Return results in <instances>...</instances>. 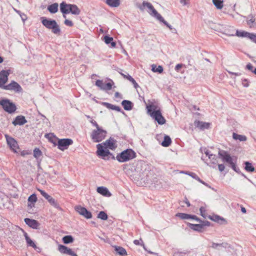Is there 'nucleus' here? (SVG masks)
<instances>
[{
  "label": "nucleus",
  "instance_id": "obj_49",
  "mask_svg": "<svg viewBox=\"0 0 256 256\" xmlns=\"http://www.w3.org/2000/svg\"><path fill=\"white\" fill-rule=\"evenodd\" d=\"M200 215L204 218H206V210H205V208L204 207H200Z\"/></svg>",
  "mask_w": 256,
  "mask_h": 256
},
{
  "label": "nucleus",
  "instance_id": "obj_10",
  "mask_svg": "<svg viewBox=\"0 0 256 256\" xmlns=\"http://www.w3.org/2000/svg\"><path fill=\"white\" fill-rule=\"evenodd\" d=\"M73 141L70 138L60 139L58 142V149L64 150L68 149L69 146L72 144Z\"/></svg>",
  "mask_w": 256,
  "mask_h": 256
},
{
  "label": "nucleus",
  "instance_id": "obj_47",
  "mask_svg": "<svg viewBox=\"0 0 256 256\" xmlns=\"http://www.w3.org/2000/svg\"><path fill=\"white\" fill-rule=\"evenodd\" d=\"M128 78V80L132 84L134 88H137L138 87H139L138 84H137V82L134 80V78H132V76H130Z\"/></svg>",
  "mask_w": 256,
  "mask_h": 256
},
{
  "label": "nucleus",
  "instance_id": "obj_21",
  "mask_svg": "<svg viewBox=\"0 0 256 256\" xmlns=\"http://www.w3.org/2000/svg\"><path fill=\"white\" fill-rule=\"evenodd\" d=\"M48 202L54 207L56 208V209L62 210V208L60 206V204L57 202L56 200L52 197L48 195L46 198H45Z\"/></svg>",
  "mask_w": 256,
  "mask_h": 256
},
{
  "label": "nucleus",
  "instance_id": "obj_22",
  "mask_svg": "<svg viewBox=\"0 0 256 256\" xmlns=\"http://www.w3.org/2000/svg\"><path fill=\"white\" fill-rule=\"evenodd\" d=\"M97 192L100 194L106 196L110 197L112 196L111 193L109 192L108 190L104 186H99L97 188Z\"/></svg>",
  "mask_w": 256,
  "mask_h": 256
},
{
  "label": "nucleus",
  "instance_id": "obj_34",
  "mask_svg": "<svg viewBox=\"0 0 256 256\" xmlns=\"http://www.w3.org/2000/svg\"><path fill=\"white\" fill-rule=\"evenodd\" d=\"M252 34V33H249L244 31H239L237 30L236 33V36H237L238 37H246L250 38V36H251Z\"/></svg>",
  "mask_w": 256,
  "mask_h": 256
},
{
  "label": "nucleus",
  "instance_id": "obj_13",
  "mask_svg": "<svg viewBox=\"0 0 256 256\" xmlns=\"http://www.w3.org/2000/svg\"><path fill=\"white\" fill-rule=\"evenodd\" d=\"M10 74L9 70H2L0 72V88L4 89L5 84L8 80V76Z\"/></svg>",
  "mask_w": 256,
  "mask_h": 256
},
{
  "label": "nucleus",
  "instance_id": "obj_3",
  "mask_svg": "<svg viewBox=\"0 0 256 256\" xmlns=\"http://www.w3.org/2000/svg\"><path fill=\"white\" fill-rule=\"evenodd\" d=\"M136 156V153L134 150L130 148H128L118 154L116 159L120 162H124L134 158Z\"/></svg>",
  "mask_w": 256,
  "mask_h": 256
},
{
  "label": "nucleus",
  "instance_id": "obj_50",
  "mask_svg": "<svg viewBox=\"0 0 256 256\" xmlns=\"http://www.w3.org/2000/svg\"><path fill=\"white\" fill-rule=\"evenodd\" d=\"M225 34L228 36H234L236 34H234V30H226Z\"/></svg>",
  "mask_w": 256,
  "mask_h": 256
},
{
  "label": "nucleus",
  "instance_id": "obj_43",
  "mask_svg": "<svg viewBox=\"0 0 256 256\" xmlns=\"http://www.w3.org/2000/svg\"><path fill=\"white\" fill-rule=\"evenodd\" d=\"M37 201V197L36 194H31L28 198V202L35 203Z\"/></svg>",
  "mask_w": 256,
  "mask_h": 256
},
{
  "label": "nucleus",
  "instance_id": "obj_29",
  "mask_svg": "<svg viewBox=\"0 0 256 256\" xmlns=\"http://www.w3.org/2000/svg\"><path fill=\"white\" fill-rule=\"evenodd\" d=\"M247 24L250 27L256 26V18L252 14H250L247 17Z\"/></svg>",
  "mask_w": 256,
  "mask_h": 256
},
{
  "label": "nucleus",
  "instance_id": "obj_18",
  "mask_svg": "<svg viewBox=\"0 0 256 256\" xmlns=\"http://www.w3.org/2000/svg\"><path fill=\"white\" fill-rule=\"evenodd\" d=\"M24 221L27 225L34 229H38L40 226L39 222L37 220L34 219L25 218L24 219Z\"/></svg>",
  "mask_w": 256,
  "mask_h": 256
},
{
  "label": "nucleus",
  "instance_id": "obj_12",
  "mask_svg": "<svg viewBox=\"0 0 256 256\" xmlns=\"http://www.w3.org/2000/svg\"><path fill=\"white\" fill-rule=\"evenodd\" d=\"M4 90H14L16 92H20L22 90L21 86L14 80L12 81L8 84L6 85Z\"/></svg>",
  "mask_w": 256,
  "mask_h": 256
},
{
  "label": "nucleus",
  "instance_id": "obj_44",
  "mask_svg": "<svg viewBox=\"0 0 256 256\" xmlns=\"http://www.w3.org/2000/svg\"><path fill=\"white\" fill-rule=\"evenodd\" d=\"M185 174L190 176L196 180H199V177L194 172H185Z\"/></svg>",
  "mask_w": 256,
  "mask_h": 256
},
{
  "label": "nucleus",
  "instance_id": "obj_58",
  "mask_svg": "<svg viewBox=\"0 0 256 256\" xmlns=\"http://www.w3.org/2000/svg\"><path fill=\"white\" fill-rule=\"evenodd\" d=\"M250 39L256 44V34H252L251 36H250Z\"/></svg>",
  "mask_w": 256,
  "mask_h": 256
},
{
  "label": "nucleus",
  "instance_id": "obj_59",
  "mask_svg": "<svg viewBox=\"0 0 256 256\" xmlns=\"http://www.w3.org/2000/svg\"><path fill=\"white\" fill-rule=\"evenodd\" d=\"M190 218L194 220H196L197 222H199L200 221H201V220L195 215H191L190 214Z\"/></svg>",
  "mask_w": 256,
  "mask_h": 256
},
{
  "label": "nucleus",
  "instance_id": "obj_37",
  "mask_svg": "<svg viewBox=\"0 0 256 256\" xmlns=\"http://www.w3.org/2000/svg\"><path fill=\"white\" fill-rule=\"evenodd\" d=\"M233 138L234 140H238L240 142H244L246 140V137L244 135L238 134L236 133H233Z\"/></svg>",
  "mask_w": 256,
  "mask_h": 256
},
{
  "label": "nucleus",
  "instance_id": "obj_57",
  "mask_svg": "<svg viewBox=\"0 0 256 256\" xmlns=\"http://www.w3.org/2000/svg\"><path fill=\"white\" fill-rule=\"evenodd\" d=\"M90 122L94 126H96V129L100 128L97 122L94 120H91Z\"/></svg>",
  "mask_w": 256,
  "mask_h": 256
},
{
  "label": "nucleus",
  "instance_id": "obj_30",
  "mask_svg": "<svg viewBox=\"0 0 256 256\" xmlns=\"http://www.w3.org/2000/svg\"><path fill=\"white\" fill-rule=\"evenodd\" d=\"M58 4L54 3L48 6V10L51 14H55L58 11Z\"/></svg>",
  "mask_w": 256,
  "mask_h": 256
},
{
  "label": "nucleus",
  "instance_id": "obj_45",
  "mask_svg": "<svg viewBox=\"0 0 256 256\" xmlns=\"http://www.w3.org/2000/svg\"><path fill=\"white\" fill-rule=\"evenodd\" d=\"M104 40L105 43L106 44H110V43L114 40L113 38L110 37L108 36H104Z\"/></svg>",
  "mask_w": 256,
  "mask_h": 256
},
{
  "label": "nucleus",
  "instance_id": "obj_53",
  "mask_svg": "<svg viewBox=\"0 0 256 256\" xmlns=\"http://www.w3.org/2000/svg\"><path fill=\"white\" fill-rule=\"evenodd\" d=\"M200 223H202L203 228L205 226H210V222L207 220H201V221L200 222Z\"/></svg>",
  "mask_w": 256,
  "mask_h": 256
},
{
  "label": "nucleus",
  "instance_id": "obj_6",
  "mask_svg": "<svg viewBox=\"0 0 256 256\" xmlns=\"http://www.w3.org/2000/svg\"><path fill=\"white\" fill-rule=\"evenodd\" d=\"M107 132L102 128L94 130L91 133L90 137L94 142H98L104 140Z\"/></svg>",
  "mask_w": 256,
  "mask_h": 256
},
{
  "label": "nucleus",
  "instance_id": "obj_31",
  "mask_svg": "<svg viewBox=\"0 0 256 256\" xmlns=\"http://www.w3.org/2000/svg\"><path fill=\"white\" fill-rule=\"evenodd\" d=\"M106 3L112 7H118L120 4V0H106Z\"/></svg>",
  "mask_w": 256,
  "mask_h": 256
},
{
  "label": "nucleus",
  "instance_id": "obj_38",
  "mask_svg": "<svg viewBox=\"0 0 256 256\" xmlns=\"http://www.w3.org/2000/svg\"><path fill=\"white\" fill-rule=\"evenodd\" d=\"M212 2L218 10L222 9L223 7V1L222 0H212Z\"/></svg>",
  "mask_w": 256,
  "mask_h": 256
},
{
  "label": "nucleus",
  "instance_id": "obj_8",
  "mask_svg": "<svg viewBox=\"0 0 256 256\" xmlns=\"http://www.w3.org/2000/svg\"><path fill=\"white\" fill-rule=\"evenodd\" d=\"M0 106L5 112L9 114L14 112L16 109L15 104L8 98L0 100Z\"/></svg>",
  "mask_w": 256,
  "mask_h": 256
},
{
  "label": "nucleus",
  "instance_id": "obj_35",
  "mask_svg": "<svg viewBox=\"0 0 256 256\" xmlns=\"http://www.w3.org/2000/svg\"><path fill=\"white\" fill-rule=\"evenodd\" d=\"M74 241V238L70 235L64 236L62 238V242L65 244H68L73 242Z\"/></svg>",
  "mask_w": 256,
  "mask_h": 256
},
{
  "label": "nucleus",
  "instance_id": "obj_42",
  "mask_svg": "<svg viewBox=\"0 0 256 256\" xmlns=\"http://www.w3.org/2000/svg\"><path fill=\"white\" fill-rule=\"evenodd\" d=\"M97 218L102 220H106L108 218V216L104 212L101 211L98 214Z\"/></svg>",
  "mask_w": 256,
  "mask_h": 256
},
{
  "label": "nucleus",
  "instance_id": "obj_15",
  "mask_svg": "<svg viewBox=\"0 0 256 256\" xmlns=\"http://www.w3.org/2000/svg\"><path fill=\"white\" fill-rule=\"evenodd\" d=\"M96 86L103 90H108L112 88L111 82L104 83L102 80H98L96 82Z\"/></svg>",
  "mask_w": 256,
  "mask_h": 256
},
{
  "label": "nucleus",
  "instance_id": "obj_14",
  "mask_svg": "<svg viewBox=\"0 0 256 256\" xmlns=\"http://www.w3.org/2000/svg\"><path fill=\"white\" fill-rule=\"evenodd\" d=\"M116 140L114 138H110L109 139L106 140L104 142L102 143V146L106 148H109L111 150H115L117 145L116 144Z\"/></svg>",
  "mask_w": 256,
  "mask_h": 256
},
{
  "label": "nucleus",
  "instance_id": "obj_26",
  "mask_svg": "<svg viewBox=\"0 0 256 256\" xmlns=\"http://www.w3.org/2000/svg\"><path fill=\"white\" fill-rule=\"evenodd\" d=\"M188 226L192 230L198 232H202L204 229L202 223H200L199 224H192L190 223L188 224Z\"/></svg>",
  "mask_w": 256,
  "mask_h": 256
},
{
  "label": "nucleus",
  "instance_id": "obj_19",
  "mask_svg": "<svg viewBox=\"0 0 256 256\" xmlns=\"http://www.w3.org/2000/svg\"><path fill=\"white\" fill-rule=\"evenodd\" d=\"M27 122V120L26 119L25 117L23 116L20 115L16 117L14 120L12 121V124L14 126H22L24 125Z\"/></svg>",
  "mask_w": 256,
  "mask_h": 256
},
{
  "label": "nucleus",
  "instance_id": "obj_16",
  "mask_svg": "<svg viewBox=\"0 0 256 256\" xmlns=\"http://www.w3.org/2000/svg\"><path fill=\"white\" fill-rule=\"evenodd\" d=\"M6 142L10 148L16 152V149L18 148V144L16 141L12 138L6 135Z\"/></svg>",
  "mask_w": 256,
  "mask_h": 256
},
{
  "label": "nucleus",
  "instance_id": "obj_64",
  "mask_svg": "<svg viewBox=\"0 0 256 256\" xmlns=\"http://www.w3.org/2000/svg\"><path fill=\"white\" fill-rule=\"evenodd\" d=\"M39 191L40 192L41 194L44 198H46L48 194L44 190H39Z\"/></svg>",
  "mask_w": 256,
  "mask_h": 256
},
{
  "label": "nucleus",
  "instance_id": "obj_32",
  "mask_svg": "<svg viewBox=\"0 0 256 256\" xmlns=\"http://www.w3.org/2000/svg\"><path fill=\"white\" fill-rule=\"evenodd\" d=\"M172 143V140L168 136H164V139L162 142L161 143V144L164 147H168Z\"/></svg>",
  "mask_w": 256,
  "mask_h": 256
},
{
  "label": "nucleus",
  "instance_id": "obj_5",
  "mask_svg": "<svg viewBox=\"0 0 256 256\" xmlns=\"http://www.w3.org/2000/svg\"><path fill=\"white\" fill-rule=\"evenodd\" d=\"M146 7L150 10V11L148 12L151 16H154L157 20H158L159 18H162V16L159 13H158L152 4L150 2L144 1L142 3V4H140L138 6V8L142 12L144 10Z\"/></svg>",
  "mask_w": 256,
  "mask_h": 256
},
{
  "label": "nucleus",
  "instance_id": "obj_28",
  "mask_svg": "<svg viewBox=\"0 0 256 256\" xmlns=\"http://www.w3.org/2000/svg\"><path fill=\"white\" fill-rule=\"evenodd\" d=\"M24 232V236L25 238V239L26 240V242L27 243V244L28 246H32L33 248H36V244L28 236V234L23 230Z\"/></svg>",
  "mask_w": 256,
  "mask_h": 256
},
{
  "label": "nucleus",
  "instance_id": "obj_55",
  "mask_svg": "<svg viewBox=\"0 0 256 256\" xmlns=\"http://www.w3.org/2000/svg\"><path fill=\"white\" fill-rule=\"evenodd\" d=\"M64 24L66 26H74V24H73L72 22L70 20H67V19H66L64 20Z\"/></svg>",
  "mask_w": 256,
  "mask_h": 256
},
{
  "label": "nucleus",
  "instance_id": "obj_33",
  "mask_svg": "<svg viewBox=\"0 0 256 256\" xmlns=\"http://www.w3.org/2000/svg\"><path fill=\"white\" fill-rule=\"evenodd\" d=\"M228 244L226 242H223L222 244H217L212 242V248L214 249H218L220 250V248H226L228 246Z\"/></svg>",
  "mask_w": 256,
  "mask_h": 256
},
{
  "label": "nucleus",
  "instance_id": "obj_54",
  "mask_svg": "<svg viewBox=\"0 0 256 256\" xmlns=\"http://www.w3.org/2000/svg\"><path fill=\"white\" fill-rule=\"evenodd\" d=\"M140 240L142 241V243H140V240H136L134 241V243L136 244V245H140V246H142L145 249V247H144V244L142 240L140 238Z\"/></svg>",
  "mask_w": 256,
  "mask_h": 256
},
{
  "label": "nucleus",
  "instance_id": "obj_46",
  "mask_svg": "<svg viewBox=\"0 0 256 256\" xmlns=\"http://www.w3.org/2000/svg\"><path fill=\"white\" fill-rule=\"evenodd\" d=\"M158 20L162 22L165 26H166L170 30H172V26L170 25L166 21L164 18L162 17V18H158Z\"/></svg>",
  "mask_w": 256,
  "mask_h": 256
},
{
  "label": "nucleus",
  "instance_id": "obj_4",
  "mask_svg": "<svg viewBox=\"0 0 256 256\" xmlns=\"http://www.w3.org/2000/svg\"><path fill=\"white\" fill-rule=\"evenodd\" d=\"M97 152L96 154L98 156H101L104 160H114V156L108 150L105 148L102 144H99L96 145Z\"/></svg>",
  "mask_w": 256,
  "mask_h": 256
},
{
  "label": "nucleus",
  "instance_id": "obj_41",
  "mask_svg": "<svg viewBox=\"0 0 256 256\" xmlns=\"http://www.w3.org/2000/svg\"><path fill=\"white\" fill-rule=\"evenodd\" d=\"M176 216L180 218L182 220H186L190 218V214L184 213H178Z\"/></svg>",
  "mask_w": 256,
  "mask_h": 256
},
{
  "label": "nucleus",
  "instance_id": "obj_36",
  "mask_svg": "<svg viewBox=\"0 0 256 256\" xmlns=\"http://www.w3.org/2000/svg\"><path fill=\"white\" fill-rule=\"evenodd\" d=\"M245 165L244 169L248 172H253L254 171V168L252 166V163L249 162H246L244 163Z\"/></svg>",
  "mask_w": 256,
  "mask_h": 256
},
{
  "label": "nucleus",
  "instance_id": "obj_40",
  "mask_svg": "<svg viewBox=\"0 0 256 256\" xmlns=\"http://www.w3.org/2000/svg\"><path fill=\"white\" fill-rule=\"evenodd\" d=\"M42 152L38 148H35L34 150V156L38 160H39V158L42 156Z\"/></svg>",
  "mask_w": 256,
  "mask_h": 256
},
{
  "label": "nucleus",
  "instance_id": "obj_23",
  "mask_svg": "<svg viewBox=\"0 0 256 256\" xmlns=\"http://www.w3.org/2000/svg\"><path fill=\"white\" fill-rule=\"evenodd\" d=\"M112 247L114 248L116 254H118L120 256H127V252L125 248H124L117 246H112Z\"/></svg>",
  "mask_w": 256,
  "mask_h": 256
},
{
  "label": "nucleus",
  "instance_id": "obj_51",
  "mask_svg": "<svg viewBox=\"0 0 256 256\" xmlns=\"http://www.w3.org/2000/svg\"><path fill=\"white\" fill-rule=\"evenodd\" d=\"M16 12L20 14L23 22H24L26 20L27 16L25 14L22 13L20 10H16Z\"/></svg>",
  "mask_w": 256,
  "mask_h": 256
},
{
  "label": "nucleus",
  "instance_id": "obj_39",
  "mask_svg": "<svg viewBox=\"0 0 256 256\" xmlns=\"http://www.w3.org/2000/svg\"><path fill=\"white\" fill-rule=\"evenodd\" d=\"M152 70L154 72H157L158 73H162L163 72V68L161 66H156L155 64H152Z\"/></svg>",
  "mask_w": 256,
  "mask_h": 256
},
{
  "label": "nucleus",
  "instance_id": "obj_61",
  "mask_svg": "<svg viewBox=\"0 0 256 256\" xmlns=\"http://www.w3.org/2000/svg\"><path fill=\"white\" fill-rule=\"evenodd\" d=\"M246 68H247L248 70H250L252 72L253 71V70H253V66L250 63H248V64H246Z\"/></svg>",
  "mask_w": 256,
  "mask_h": 256
},
{
  "label": "nucleus",
  "instance_id": "obj_25",
  "mask_svg": "<svg viewBox=\"0 0 256 256\" xmlns=\"http://www.w3.org/2000/svg\"><path fill=\"white\" fill-rule=\"evenodd\" d=\"M58 250L62 254H67L69 255L72 250V249L64 245L59 244L58 246Z\"/></svg>",
  "mask_w": 256,
  "mask_h": 256
},
{
  "label": "nucleus",
  "instance_id": "obj_27",
  "mask_svg": "<svg viewBox=\"0 0 256 256\" xmlns=\"http://www.w3.org/2000/svg\"><path fill=\"white\" fill-rule=\"evenodd\" d=\"M102 104L103 106H106L108 108L111 109L112 110H115L119 112H122L121 108L118 106L113 105L112 104H110V103L106 102H102Z\"/></svg>",
  "mask_w": 256,
  "mask_h": 256
},
{
  "label": "nucleus",
  "instance_id": "obj_48",
  "mask_svg": "<svg viewBox=\"0 0 256 256\" xmlns=\"http://www.w3.org/2000/svg\"><path fill=\"white\" fill-rule=\"evenodd\" d=\"M34 206V203L28 202V210L29 213H33L32 208Z\"/></svg>",
  "mask_w": 256,
  "mask_h": 256
},
{
  "label": "nucleus",
  "instance_id": "obj_56",
  "mask_svg": "<svg viewBox=\"0 0 256 256\" xmlns=\"http://www.w3.org/2000/svg\"><path fill=\"white\" fill-rule=\"evenodd\" d=\"M64 4V5H66V6H64V9L65 10H69V7L68 6H72V4H67L65 2H62V3L60 4V10H61V8H62V6Z\"/></svg>",
  "mask_w": 256,
  "mask_h": 256
},
{
  "label": "nucleus",
  "instance_id": "obj_62",
  "mask_svg": "<svg viewBox=\"0 0 256 256\" xmlns=\"http://www.w3.org/2000/svg\"><path fill=\"white\" fill-rule=\"evenodd\" d=\"M238 174H241L242 176H244L245 178H247L249 181H250V180L247 178V177L242 173H241L240 170L238 168H236V170H234Z\"/></svg>",
  "mask_w": 256,
  "mask_h": 256
},
{
  "label": "nucleus",
  "instance_id": "obj_1",
  "mask_svg": "<svg viewBox=\"0 0 256 256\" xmlns=\"http://www.w3.org/2000/svg\"><path fill=\"white\" fill-rule=\"evenodd\" d=\"M148 114L154 120L159 124L162 125L166 123V120L162 116L160 108L154 104L146 105Z\"/></svg>",
  "mask_w": 256,
  "mask_h": 256
},
{
  "label": "nucleus",
  "instance_id": "obj_7",
  "mask_svg": "<svg viewBox=\"0 0 256 256\" xmlns=\"http://www.w3.org/2000/svg\"><path fill=\"white\" fill-rule=\"evenodd\" d=\"M218 154L224 162L229 164L234 170H236L237 166L236 162H233V158L227 152L224 150H220Z\"/></svg>",
  "mask_w": 256,
  "mask_h": 256
},
{
  "label": "nucleus",
  "instance_id": "obj_2",
  "mask_svg": "<svg viewBox=\"0 0 256 256\" xmlns=\"http://www.w3.org/2000/svg\"><path fill=\"white\" fill-rule=\"evenodd\" d=\"M42 24L48 29L51 30L52 33L60 35L61 30L60 26L54 20L47 18L46 17L40 18Z\"/></svg>",
  "mask_w": 256,
  "mask_h": 256
},
{
  "label": "nucleus",
  "instance_id": "obj_20",
  "mask_svg": "<svg viewBox=\"0 0 256 256\" xmlns=\"http://www.w3.org/2000/svg\"><path fill=\"white\" fill-rule=\"evenodd\" d=\"M208 218L220 224H227L226 220L224 218L218 215L208 216Z\"/></svg>",
  "mask_w": 256,
  "mask_h": 256
},
{
  "label": "nucleus",
  "instance_id": "obj_17",
  "mask_svg": "<svg viewBox=\"0 0 256 256\" xmlns=\"http://www.w3.org/2000/svg\"><path fill=\"white\" fill-rule=\"evenodd\" d=\"M194 125L196 128H198L200 130L208 129L210 127V124L209 122H204L198 120L194 122Z\"/></svg>",
  "mask_w": 256,
  "mask_h": 256
},
{
  "label": "nucleus",
  "instance_id": "obj_63",
  "mask_svg": "<svg viewBox=\"0 0 256 256\" xmlns=\"http://www.w3.org/2000/svg\"><path fill=\"white\" fill-rule=\"evenodd\" d=\"M183 64H179L176 65L175 67V70L176 71H178L180 68H181Z\"/></svg>",
  "mask_w": 256,
  "mask_h": 256
},
{
  "label": "nucleus",
  "instance_id": "obj_60",
  "mask_svg": "<svg viewBox=\"0 0 256 256\" xmlns=\"http://www.w3.org/2000/svg\"><path fill=\"white\" fill-rule=\"evenodd\" d=\"M218 170L220 172H222L223 170H224L225 166L224 164H219L218 165Z\"/></svg>",
  "mask_w": 256,
  "mask_h": 256
},
{
  "label": "nucleus",
  "instance_id": "obj_52",
  "mask_svg": "<svg viewBox=\"0 0 256 256\" xmlns=\"http://www.w3.org/2000/svg\"><path fill=\"white\" fill-rule=\"evenodd\" d=\"M208 158L212 160V164H216V158L215 154H211L209 156Z\"/></svg>",
  "mask_w": 256,
  "mask_h": 256
},
{
  "label": "nucleus",
  "instance_id": "obj_24",
  "mask_svg": "<svg viewBox=\"0 0 256 256\" xmlns=\"http://www.w3.org/2000/svg\"><path fill=\"white\" fill-rule=\"evenodd\" d=\"M122 105L124 108L126 110H130L133 107V104L132 102L128 100H124L122 102Z\"/></svg>",
  "mask_w": 256,
  "mask_h": 256
},
{
  "label": "nucleus",
  "instance_id": "obj_11",
  "mask_svg": "<svg viewBox=\"0 0 256 256\" xmlns=\"http://www.w3.org/2000/svg\"><path fill=\"white\" fill-rule=\"evenodd\" d=\"M75 210L80 214L82 215L86 219H90L92 218V214L91 212L87 210V209L84 207H82L80 206H77L75 207Z\"/></svg>",
  "mask_w": 256,
  "mask_h": 256
},
{
  "label": "nucleus",
  "instance_id": "obj_9",
  "mask_svg": "<svg viewBox=\"0 0 256 256\" xmlns=\"http://www.w3.org/2000/svg\"><path fill=\"white\" fill-rule=\"evenodd\" d=\"M66 5L62 4L61 8V12L63 14V17L66 18V14L72 13L73 14L78 15L80 14V10L76 4H72V6H68L69 10H65L64 6Z\"/></svg>",
  "mask_w": 256,
  "mask_h": 256
}]
</instances>
